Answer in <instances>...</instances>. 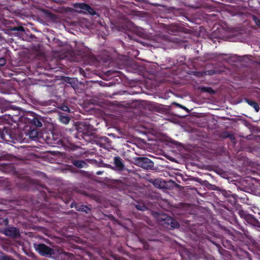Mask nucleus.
<instances>
[{"instance_id": "nucleus-10", "label": "nucleus", "mask_w": 260, "mask_h": 260, "mask_svg": "<svg viewBox=\"0 0 260 260\" xmlns=\"http://www.w3.org/2000/svg\"><path fill=\"white\" fill-rule=\"evenodd\" d=\"M254 20L255 21V23L260 26V20L255 17L254 18Z\"/></svg>"}, {"instance_id": "nucleus-1", "label": "nucleus", "mask_w": 260, "mask_h": 260, "mask_svg": "<svg viewBox=\"0 0 260 260\" xmlns=\"http://www.w3.org/2000/svg\"><path fill=\"white\" fill-rule=\"evenodd\" d=\"M36 250L42 255H51L54 253V250L44 244L35 245Z\"/></svg>"}, {"instance_id": "nucleus-3", "label": "nucleus", "mask_w": 260, "mask_h": 260, "mask_svg": "<svg viewBox=\"0 0 260 260\" xmlns=\"http://www.w3.org/2000/svg\"><path fill=\"white\" fill-rule=\"evenodd\" d=\"M161 219L162 220H166V222L168 224H171V226L174 228L178 226V223L169 216H163V217H161Z\"/></svg>"}, {"instance_id": "nucleus-17", "label": "nucleus", "mask_w": 260, "mask_h": 260, "mask_svg": "<svg viewBox=\"0 0 260 260\" xmlns=\"http://www.w3.org/2000/svg\"><path fill=\"white\" fill-rule=\"evenodd\" d=\"M157 182H158L157 180L155 181V184Z\"/></svg>"}, {"instance_id": "nucleus-8", "label": "nucleus", "mask_w": 260, "mask_h": 260, "mask_svg": "<svg viewBox=\"0 0 260 260\" xmlns=\"http://www.w3.org/2000/svg\"><path fill=\"white\" fill-rule=\"evenodd\" d=\"M30 136L32 137H37L38 136V132L36 130H32L30 134Z\"/></svg>"}, {"instance_id": "nucleus-9", "label": "nucleus", "mask_w": 260, "mask_h": 260, "mask_svg": "<svg viewBox=\"0 0 260 260\" xmlns=\"http://www.w3.org/2000/svg\"><path fill=\"white\" fill-rule=\"evenodd\" d=\"M6 63V60L4 58H0V66H4Z\"/></svg>"}, {"instance_id": "nucleus-16", "label": "nucleus", "mask_w": 260, "mask_h": 260, "mask_svg": "<svg viewBox=\"0 0 260 260\" xmlns=\"http://www.w3.org/2000/svg\"><path fill=\"white\" fill-rule=\"evenodd\" d=\"M38 126H41V123L40 122H38Z\"/></svg>"}, {"instance_id": "nucleus-4", "label": "nucleus", "mask_w": 260, "mask_h": 260, "mask_svg": "<svg viewBox=\"0 0 260 260\" xmlns=\"http://www.w3.org/2000/svg\"><path fill=\"white\" fill-rule=\"evenodd\" d=\"M6 234L15 237L19 234V231L16 228L12 227L6 231Z\"/></svg>"}, {"instance_id": "nucleus-6", "label": "nucleus", "mask_w": 260, "mask_h": 260, "mask_svg": "<svg viewBox=\"0 0 260 260\" xmlns=\"http://www.w3.org/2000/svg\"><path fill=\"white\" fill-rule=\"evenodd\" d=\"M114 163L115 165L118 168H121L123 167V164L119 157H115L114 158Z\"/></svg>"}, {"instance_id": "nucleus-5", "label": "nucleus", "mask_w": 260, "mask_h": 260, "mask_svg": "<svg viewBox=\"0 0 260 260\" xmlns=\"http://www.w3.org/2000/svg\"><path fill=\"white\" fill-rule=\"evenodd\" d=\"M246 102L251 107H252L256 112L259 111V108L258 104L254 101H249L248 100H246Z\"/></svg>"}, {"instance_id": "nucleus-11", "label": "nucleus", "mask_w": 260, "mask_h": 260, "mask_svg": "<svg viewBox=\"0 0 260 260\" xmlns=\"http://www.w3.org/2000/svg\"><path fill=\"white\" fill-rule=\"evenodd\" d=\"M62 110L66 111H68L69 110V109L67 106H64L62 107Z\"/></svg>"}, {"instance_id": "nucleus-15", "label": "nucleus", "mask_w": 260, "mask_h": 260, "mask_svg": "<svg viewBox=\"0 0 260 260\" xmlns=\"http://www.w3.org/2000/svg\"><path fill=\"white\" fill-rule=\"evenodd\" d=\"M177 105H178L179 107H181V108H182V109H186V108H185V107H184V106H181V105H179V104H177Z\"/></svg>"}, {"instance_id": "nucleus-2", "label": "nucleus", "mask_w": 260, "mask_h": 260, "mask_svg": "<svg viewBox=\"0 0 260 260\" xmlns=\"http://www.w3.org/2000/svg\"><path fill=\"white\" fill-rule=\"evenodd\" d=\"M78 7L81 9L80 11L82 13H88L91 15H93L94 14V12L93 9H92L89 6L84 4H80L78 5Z\"/></svg>"}, {"instance_id": "nucleus-12", "label": "nucleus", "mask_w": 260, "mask_h": 260, "mask_svg": "<svg viewBox=\"0 0 260 260\" xmlns=\"http://www.w3.org/2000/svg\"><path fill=\"white\" fill-rule=\"evenodd\" d=\"M149 160L147 159H141V161L143 162H147Z\"/></svg>"}, {"instance_id": "nucleus-13", "label": "nucleus", "mask_w": 260, "mask_h": 260, "mask_svg": "<svg viewBox=\"0 0 260 260\" xmlns=\"http://www.w3.org/2000/svg\"><path fill=\"white\" fill-rule=\"evenodd\" d=\"M75 165L78 166V167H82V165H81V162H77L76 164H75Z\"/></svg>"}, {"instance_id": "nucleus-7", "label": "nucleus", "mask_w": 260, "mask_h": 260, "mask_svg": "<svg viewBox=\"0 0 260 260\" xmlns=\"http://www.w3.org/2000/svg\"><path fill=\"white\" fill-rule=\"evenodd\" d=\"M59 119L60 121L64 124L68 123L70 121V118L67 116H60Z\"/></svg>"}, {"instance_id": "nucleus-14", "label": "nucleus", "mask_w": 260, "mask_h": 260, "mask_svg": "<svg viewBox=\"0 0 260 260\" xmlns=\"http://www.w3.org/2000/svg\"><path fill=\"white\" fill-rule=\"evenodd\" d=\"M13 30H23V28L22 27H19L18 28H14Z\"/></svg>"}]
</instances>
